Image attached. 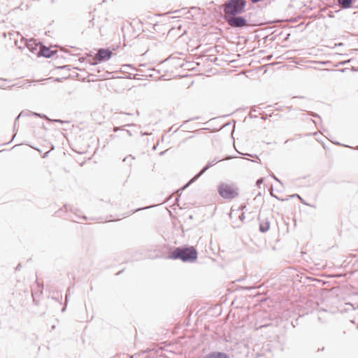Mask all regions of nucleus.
I'll use <instances>...</instances> for the list:
<instances>
[{"label":"nucleus","mask_w":358,"mask_h":358,"mask_svg":"<svg viewBox=\"0 0 358 358\" xmlns=\"http://www.w3.org/2000/svg\"><path fill=\"white\" fill-rule=\"evenodd\" d=\"M243 289H248H248H250V287H244Z\"/></svg>","instance_id":"nucleus-39"},{"label":"nucleus","mask_w":358,"mask_h":358,"mask_svg":"<svg viewBox=\"0 0 358 358\" xmlns=\"http://www.w3.org/2000/svg\"><path fill=\"white\" fill-rule=\"evenodd\" d=\"M309 115H310V116L314 117H318L320 120H321L320 116L318 114H317L316 113H314V112H310V113H309Z\"/></svg>","instance_id":"nucleus-18"},{"label":"nucleus","mask_w":358,"mask_h":358,"mask_svg":"<svg viewBox=\"0 0 358 358\" xmlns=\"http://www.w3.org/2000/svg\"><path fill=\"white\" fill-rule=\"evenodd\" d=\"M171 259H180L185 263H194L197 260L198 252L194 246L182 245L176 248L167 257Z\"/></svg>","instance_id":"nucleus-1"},{"label":"nucleus","mask_w":358,"mask_h":358,"mask_svg":"<svg viewBox=\"0 0 358 358\" xmlns=\"http://www.w3.org/2000/svg\"><path fill=\"white\" fill-rule=\"evenodd\" d=\"M201 358H230L225 352L215 351L210 352Z\"/></svg>","instance_id":"nucleus-9"},{"label":"nucleus","mask_w":358,"mask_h":358,"mask_svg":"<svg viewBox=\"0 0 358 358\" xmlns=\"http://www.w3.org/2000/svg\"><path fill=\"white\" fill-rule=\"evenodd\" d=\"M152 207H153V206H147V207L142 208H137V209L134 210L133 211V213H135V212H137V211H138V210H143V209H148V208H152Z\"/></svg>","instance_id":"nucleus-19"},{"label":"nucleus","mask_w":358,"mask_h":358,"mask_svg":"<svg viewBox=\"0 0 358 358\" xmlns=\"http://www.w3.org/2000/svg\"><path fill=\"white\" fill-rule=\"evenodd\" d=\"M178 129V128H176L175 130H174V132L177 131V130Z\"/></svg>","instance_id":"nucleus-48"},{"label":"nucleus","mask_w":358,"mask_h":358,"mask_svg":"<svg viewBox=\"0 0 358 358\" xmlns=\"http://www.w3.org/2000/svg\"><path fill=\"white\" fill-rule=\"evenodd\" d=\"M357 149L358 150V147H357Z\"/></svg>","instance_id":"nucleus-49"},{"label":"nucleus","mask_w":358,"mask_h":358,"mask_svg":"<svg viewBox=\"0 0 358 358\" xmlns=\"http://www.w3.org/2000/svg\"><path fill=\"white\" fill-rule=\"evenodd\" d=\"M57 53L56 50H51L50 48L44 45H40L39 50L37 52L36 55L38 56H41L45 58H51Z\"/></svg>","instance_id":"nucleus-7"},{"label":"nucleus","mask_w":358,"mask_h":358,"mask_svg":"<svg viewBox=\"0 0 358 358\" xmlns=\"http://www.w3.org/2000/svg\"><path fill=\"white\" fill-rule=\"evenodd\" d=\"M50 1L51 3H55V0H50Z\"/></svg>","instance_id":"nucleus-37"},{"label":"nucleus","mask_w":358,"mask_h":358,"mask_svg":"<svg viewBox=\"0 0 358 358\" xmlns=\"http://www.w3.org/2000/svg\"><path fill=\"white\" fill-rule=\"evenodd\" d=\"M250 13L244 16L230 15L224 17L225 21L232 27L242 29L248 25V17Z\"/></svg>","instance_id":"nucleus-4"},{"label":"nucleus","mask_w":358,"mask_h":358,"mask_svg":"<svg viewBox=\"0 0 358 358\" xmlns=\"http://www.w3.org/2000/svg\"><path fill=\"white\" fill-rule=\"evenodd\" d=\"M355 0H337L338 5L342 9H349L353 8V3Z\"/></svg>","instance_id":"nucleus-11"},{"label":"nucleus","mask_w":358,"mask_h":358,"mask_svg":"<svg viewBox=\"0 0 358 358\" xmlns=\"http://www.w3.org/2000/svg\"><path fill=\"white\" fill-rule=\"evenodd\" d=\"M271 196L275 197L278 200H280V199L278 196H277L276 195H275L273 193H271ZM287 200H288V199H281V201H287Z\"/></svg>","instance_id":"nucleus-21"},{"label":"nucleus","mask_w":358,"mask_h":358,"mask_svg":"<svg viewBox=\"0 0 358 358\" xmlns=\"http://www.w3.org/2000/svg\"><path fill=\"white\" fill-rule=\"evenodd\" d=\"M217 192L224 199H232L238 196V188L221 182L217 186Z\"/></svg>","instance_id":"nucleus-3"},{"label":"nucleus","mask_w":358,"mask_h":358,"mask_svg":"<svg viewBox=\"0 0 358 358\" xmlns=\"http://www.w3.org/2000/svg\"><path fill=\"white\" fill-rule=\"evenodd\" d=\"M300 195H299L298 194H294L290 196L291 198H299Z\"/></svg>","instance_id":"nucleus-26"},{"label":"nucleus","mask_w":358,"mask_h":358,"mask_svg":"<svg viewBox=\"0 0 358 358\" xmlns=\"http://www.w3.org/2000/svg\"><path fill=\"white\" fill-rule=\"evenodd\" d=\"M32 115L34 116L40 117L43 118V119H48V117L45 115H44V114L38 113H33Z\"/></svg>","instance_id":"nucleus-14"},{"label":"nucleus","mask_w":358,"mask_h":358,"mask_svg":"<svg viewBox=\"0 0 358 358\" xmlns=\"http://www.w3.org/2000/svg\"><path fill=\"white\" fill-rule=\"evenodd\" d=\"M133 126H134V124L131 123V124H126L122 127H114L113 131L117 132L118 131L124 130L123 127H133Z\"/></svg>","instance_id":"nucleus-13"},{"label":"nucleus","mask_w":358,"mask_h":358,"mask_svg":"<svg viewBox=\"0 0 358 358\" xmlns=\"http://www.w3.org/2000/svg\"><path fill=\"white\" fill-rule=\"evenodd\" d=\"M22 115H23V112H21V113H20V115L16 117V119H15V122H16V121H17V120H18L21 116H22Z\"/></svg>","instance_id":"nucleus-31"},{"label":"nucleus","mask_w":358,"mask_h":358,"mask_svg":"<svg viewBox=\"0 0 358 358\" xmlns=\"http://www.w3.org/2000/svg\"><path fill=\"white\" fill-rule=\"evenodd\" d=\"M182 9H181V10H176L174 11H172L171 13H180L182 11Z\"/></svg>","instance_id":"nucleus-32"},{"label":"nucleus","mask_w":358,"mask_h":358,"mask_svg":"<svg viewBox=\"0 0 358 358\" xmlns=\"http://www.w3.org/2000/svg\"><path fill=\"white\" fill-rule=\"evenodd\" d=\"M244 155H248V156H251V157H252V155L248 154V153H246V154H244Z\"/></svg>","instance_id":"nucleus-40"},{"label":"nucleus","mask_w":358,"mask_h":358,"mask_svg":"<svg viewBox=\"0 0 358 358\" xmlns=\"http://www.w3.org/2000/svg\"><path fill=\"white\" fill-rule=\"evenodd\" d=\"M112 55V51L108 48H99L92 59L88 60V62L90 64L94 66L102 62L109 60L111 58Z\"/></svg>","instance_id":"nucleus-5"},{"label":"nucleus","mask_w":358,"mask_h":358,"mask_svg":"<svg viewBox=\"0 0 358 358\" xmlns=\"http://www.w3.org/2000/svg\"><path fill=\"white\" fill-rule=\"evenodd\" d=\"M287 110L288 111H290V110H293V107L292 106H288V107H287Z\"/></svg>","instance_id":"nucleus-34"},{"label":"nucleus","mask_w":358,"mask_h":358,"mask_svg":"<svg viewBox=\"0 0 358 358\" xmlns=\"http://www.w3.org/2000/svg\"><path fill=\"white\" fill-rule=\"evenodd\" d=\"M122 271H119L116 275H120V273H122Z\"/></svg>","instance_id":"nucleus-41"},{"label":"nucleus","mask_w":358,"mask_h":358,"mask_svg":"<svg viewBox=\"0 0 358 358\" xmlns=\"http://www.w3.org/2000/svg\"><path fill=\"white\" fill-rule=\"evenodd\" d=\"M173 126H172V127H171V129H169V131H173Z\"/></svg>","instance_id":"nucleus-45"},{"label":"nucleus","mask_w":358,"mask_h":358,"mask_svg":"<svg viewBox=\"0 0 358 358\" xmlns=\"http://www.w3.org/2000/svg\"><path fill=\"white\" fill-rule=\"evenodd\" d=\"M123 131H124L128 134L129 136H132V134L129 130L124 129Z\"/></svg>","instance_id":"nucleus-27"},{"label":"nucleus","mask_w":358,"mask_h":358,"mask_svg":"<svg viewBox=\"0 0 358 358\" xmlns=\"http://www.w3.org/2000/svg\"><path fill=\"white\" fill-rule=\"evenodd\" d=\"M259 196H261V193L260 192L258 193V194L256 196V197H257Z\"/></svg>","instance_id":"nucleus-44"},{"label":"nucleus","mask_w":358,"mask_h":358,"mask_svg":"<svg viewBox=\"0 0 358 358\" xmlns=\"http://www.w3.org/2000/svg\"><path fill=\"white\" fill-rule=\"evenodd\" d=\"M51 121H52V122H55L61 123V124H63V123H69V122H68V121H64V120H59V119H55V120H52Z\"/></svg>","instance_id":"nucleus-16"},{"label":"nucleus","mask_w":358,"mask_h":358,"mask_svg":"<svg viewBox=\"0 0 358 358\" xmlns=\"http://www.w3.org/2000/svg\"><path fill=\"white\" fill-rule=\"evenodd\" d=\"M245 218L244 213H242L241 215L239 216V219L243 221Z\"/></svg>","instance_id":"nucleus-28"},{"label":"nucleus","mask_w":358,"mask_h":358,"mask_svg":"<svg viewBox=\"0 0 358 358\" xmlns=\"http://www.w3.org/2000/svg\"><path fill=\"white\" fill-rule=\"evenodd\" d=\"M357 329H358V325H357Z\"/></svg>","instance_id":"nucleus-50"},{"label":"nucleus","mask_w":358,"mask_h":358,"mask_svg":"<svg viewBox=\"0 0 358 358\" xmlns=\"http://www.w3.org/2000/svg\"><path fill=\"white\" fill-rule=\"evenodd\" d=\"M299 199L303 204L309 206V204L308 203H306L301 196H299Z\"/></svg>","instance_id":"nucleus-22"},{"label":"nucleus","mask_w":358,"mask_h":358,"mask_svg":"<svg viewBox=\"0 0 358 358\" xmlns=\"http://www.w3.org/2000/svg\"><path fill=\"white\" fill-rule=\"evenodd\" d=\"M254 157H255L256 158L259 159V157L256 155H255Z\"/></svg>","instance_id":"nucleus-47"},{"label":"nucleus","mask_w":358,"mask_h":358,"mask_svg":"<svg viewBox=\"0 0 358 358\" xmlns=\"http://www.w3.org/2000/svg\"><path fill=\"white\" fill-rule=\"evenodd\" d=\"M122 66H123L124 68H132V69H134V68L132 67V65H131V64H125V65H123Z\"/></svg>","instance_id":"nucleus-29"},{"label":"nucleus","mask_w":358,"mask_h":358,"mask_svg":"<svg viewBox=\"0 0 358 358\" xmlns=\"http://www.w3.org/2000/svg\"><path fill=\"white\" fill-rule=\"evenodd\" d=\"M129 157H131V160H132V159H134V157H132V156L130 155H129V156H127V157H124V158L123 159V162H126L127 161V159H128Z\"/></svg>","instance_id":"nucleus-23"},{"label":"nucleus","mask_w":358,"mask_h":358,"mask_svg":"<svg viewBox=\"0 0 358 358\" xmlns=\"http://www.w3.org/2000/svg\"><path fill=\"white\" fill-rule=\"evenodd\" d=\"M229 124H230V123H229V122H228V123L225 124L224 125V127H227V126H228V125H229Z\"/></svg>","instance_id":"nucleus-38"},{"label":"nucleus","mask_w":358,"mask_h":358,"mask_svg":"<svg viewBox=\"0 0 358 358\" xmlns=\"http://www.w3.org/2000/svg\"><path fill=\"white\" fill-rule=\"evenodd\" d=\"M93 20H94V18H92V20H90L89 21V24H88V27H89V28H90V27H93V26H94V22H93Z\"/></svg>","instance_id":"nucleus-24"},{"label":"nucleus","mask_w":358,"mask_h":358,"mask_svg":"<svg viewBox=\"0 0 358 358\" xmlns=\"http://www.w3.org/2000/svg\"><path fill=\"white\" fill-rule=\"evenodd\" d=\"M348 69L345 68V69H339L338 71H341V72H345Z\"/></svg>","instance_id":"nucleus-35"},{"label":"nucleus","mask_w":358,"mask_h":358,"mask_svg":"<svg viewBox=\"0 0 358 358\" xmlns=\"http://www.w3.org/2000/svg\"><path fill=\"white\" fill-rule=\"evenodd\" d=\"M264 178H260L256 182V185L259 188L261 185L264 182Z\"/></svg>","instance_id":"nucleus-15"},{"label":"nucleus","mask_w":358,"mask_h":358,"mask_svg":"<svg viewBox=\"0 0 358 358\" xmlns=\"http://www.w3.org/2000/svg\"><path fill=\"white\" fill-rule=\"evenodd\" d=\"M222 161V159L217 160L215 158L213 161L208 162L203 169L196 174L183 187L182 189H186L188 186H189L192 183L194 182L197 179H199L207 170H208L210 167H212L215 163Z\"/></svg>","instance_id":"nucleus-6"},{"label":"nucleus","mask_w":358,"mask_h":358,"mask_svg":"<svg viewBox=\"0 0 358 358\" xmlns=\"http://www.w3.org/2000/svg\"><path fill=\"white\" fill-rule=\"evenodd\" d=\"M270 176L272 177L275 180H276L277 182H278L279 183L282 184V182L280 179H278L275 175L273 173H270Z\"/></svg>","instance_id":"nucleus-17"},{"label":"nucleus","mask_w":358,"mask_h":358,"mask_svg":"<svg viewBox=\"0 0 358 358\" xmlns=\"http://www.w3.org/2000/svg\"><path fill=\"white\" fill-rule=\"evenodd\" d=\"M299 98L302 99V98H304V97H303V96H294V97L292 98V99H299Z\"/></svg>","instance_id":"nucleus-36"},{"label":"nucleus","mask_w":358,"mask_h":358,"mask_svg":"<svg viewBox=\"0 0 358 358\" xmlns=\"http://www.w3.org/2000/svg\"><path fill=\"white\" fill-rule=\"evenodd\" d=\"M21 267H22V264L20 263V264H17V266H16L15 270H16V271H18V270H20V268H21Z\"/></svg>","instance_id":"nucleus-30"},{"label":"nucleus","mask_w":358,"mask_h":358,"mask_svg":"<svg viewBox=\"0 0 358 358\" xmlns=\"http://www.w3.org/2000/svg\"><path fill=\"white\" fill-rule=\"evenodd\" d=\"M243 208H246V206H241V209H243Z\"/></svg>","instance_id":"nucleus-42"},{"label":"nucleus","mask_w":358,"mask_h":358,"mask_svg":"<svg viewBox=\"0 0 358 358\" xmlns=\"http://www.w3.org/2000/svg\"><path fill=\"white\" fill-rule=\"evenodd\" d=\"M290 34H287L285 38V41H287L289 38Z\"/></svg>","instance_id":"nucleus-33"},{"label":"nucleus","mask_w":358,"mask_h":358,"mask_svg":"<svg viewBox=\"0 0 358 358\" xmlns=\"http://www.w3.org/2000/svg\"><path fill=\"white\" fill-rule=\"evenodd\" d=\"M58 69H67L68 71H69L70 70V66L64 65V66L58 67Z\"/></svg>","instance_id":"nucleus-20"},{"label":"nucleus","mask_w":358,"mask_h":358,"mask_svg":"<svg viewBox=\"0 0 358 358\" xmlns=\"http://www.w3.org/2000/svg\"><path fill=\"white\" fill-rule=\"evenodd\" d=\"M24 45L29 50L30 52L32 53H37L36 52L38 49V45L36 43L35 40L34 39H25V43Z\"/></svg>","instance_id":"nucleus-10"},{"label":"nucleus","mask_w":358,"mask_h":358,"mask_svg":"<svg viewBox=\"0 0 358 358\" xmlns=\"http://www.w3.org/2000/svg\"><path fill=\"white\" fill-rule=\"evenodd\" d=\"M267 325H262L260 326V328H262V327H266Z\"/></svg>","instance_id":"nucleus-46"},{"label":"nucleus","mask_w":358,"mask_h":358,"mask_svg":"<svg viewBox=\"0 0 358 358\" xmlns=\"http://www.w3.org/2000/svg\"><path fill=\"white\" fill-rule=\"evenodd\" d=\"M327 15H328L329 17H334V13H333L332 11H329Z\"/></svg>","instance_id":"nucleus-25"},{"label":"nucleus","mask_w":358,"mask_h":358,"mask_svg":"<svg viewBox=\"0 0 358 358\" xmlns=\"http://www.w3.org/2000/svg\"><path fill=\"white\" fill-rule=\"evenodd\" d=\"M247 2L245 0H227L223 8L224 17L237 15L245 10Z\"/></svg>","instance_id":"nucleus-2"},{"label":"nucleus","mask_w":358,"mask_h":358,"mask_svg":"<svg viewBox=\"0 0 358 358\" xmlns=\"http://www.w3.org/2000/svg\"><path fill=\"white\" fill-rule=\"evenodd\" d=\"M258 220L259 222V230L262 233H266L270 229V221L267 217L262 218L261 214H259Z\"/></svg>","instance_id":"nucleus-8"},{"label":"nucleus","mask_w":358,"mask_h":358,"mask_svg":"<svg viewBox=\"0 0 358 358\" xmlns=\"http://www.w3.org/2000/svg\"><path fill=\"white\" fill-rule=\"evenodd\" d=\"M346 63H347V62H341V64H345Z\"/></svg>","instance_id":"nucleus-43"},{"label":"nucleus","mask_w":358,"mask_h":358,"mask_svg":"<svg viewBox=\"0 0 358 358\" xmlns=\"http://www.w3.org/2000/svg\"><path fill=\"white\" fill-rule=\"evenodd\" d=\"M35 82L36 81H31L29 80H24L22 83H15V84L11 86V87H14V86H17L18 87L24 88V87H27L31 86V83H35Z\"/></svg>","instance_id":"nucleus-12"}]
</instances>
